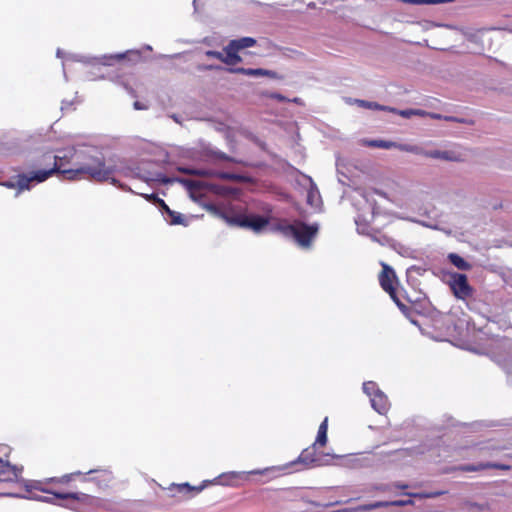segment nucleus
<instances>
[{"mask_svg": "<svg viewBox=\"0 0 512 512\" xmlns=\"http://www.w3.org/2000/svg\"><path fill=\"white\" fill-rule=\"evenodd\" d=\"M211 190L220 195H236L238 193L237 188L225 187L220 185H211Z\"/></svg>", "mask_w": 512, "mask_h": 512, "instance_id": "obj_31", "label": "nucleus"}, {"mask_svg": "<svg viewBox=\"0 0 512 512\" xmlns=\"http://www.w3.org/2000/svg\"><path fill=\"white\" fill-rule=\"evenodd\" d=\"M424 156L433 159H441L444 161L451 162H462L464 161V155L454 150H428L424 152Z\"/></svg>", "mask_w": 512, "mask_h": 512, "instance_id": "obj_12", "label": "nucleus"}, {"mask_svg": "<svg viewBox=\"0 0 512 512\" xmlns=\"http://www.w3.org/2000/svg\"><path fill=\"white\" fill-rule=\"evenodd\" d=\"M374 509L391 506L390 501H378L372 503Z\"/></svg>", "mask_w": 512, "mask_h": 512, "instance_id": "obj_49", "label": "nucleus"}, {"mask_svg": "<svg viewBox=\"0 0 512 512\" xmlns=\"http://www.w3.org/2000/svg\"><path fill=\"white\" fill-rule=\"evenodd\" d=\"M177 171L180 172V173H183V174L193 175L194 168H189V167H185V166H178L177 167Z\"/></svg>", "mask_w": 512, "mask_h": 512, "instance_id": "obj_48", "label": "nucleus"}, {"mask_svg": "<svg viewBox=\"0 0 512 512\" xmlns=\"http://www.w3.org/2000/svg\"><path fill=\"white\" fill-rule=\"evenodd\" d=\"M503 345L510 349V355L506 358L499 359L498 363L507 375L508 382L512 383V343L508 339L503 340Z\"/></svg>", "mask_w": 512, "mask_h": 512, "instance_id": "obj_18", "label": "nucleus"}, {"mask_svg": "<svg viewBox=\"0 0 512 512\" xmlns=\"http://www.w3.org/2000/svg\"><path fill=\"white\" fill-rule=\"evenodd\" d=\"M450 288L454 296L461 300H466L472 296L473 288L468 283L467 276L462 273H452L449 281Z\"/></svg>", "mask_w": 512, "mask_h": 512, "instance_id": "obj_8", "label": "nucleus"}, {"mask_svg": "<svg viewBox=\"0 0 512 512\" xmlns=\"http://www.w3.org/2000/svg\"><path fill=\"white\" fill-rule=\"evenodd\" d=\"M316 446L313 444L304 449L301 454L299 455L297 462L302 463L308 467H319L328 465L330 463V460L335 458V456H331L330 454H316L315 451Z\"/></svg>", "mask_w": 512, "mask_h": 512, "instance_id": "obj_7", "label": "nucleus"}, {"mask_svg": "<svg viewBox=\"0 0 512 512\" xmlns=\"http://www.w3.org/2000/svg\"><path fill=\"white\" fill-rule=\"evenodd\" d=\"M52 170H35L29 173H20L14 180L2 183L7 188H18V191L29 190L32 183H42L52 176Z\"/></svg>", "mask_w": 512, "mask_h": 512, "instance_id": "obj_4", "label": "nucleus"}, {"mask_svg": "<svg viewBox=\"0 0 512 512\" xmlns=\"http://www.w3.org/2000/svg\"><path fill=\"white\" fill-rule=\"evenodd\" d=\"M134 109L136 110H146L147 109V106L146 105H143L141 102L139 101H135L134 104Z\"/></svg>", "mask_w": 512, "mask_h": 512, "instance_id": "obj_55", "label": "nucleus"}, {"mask_svg": "<svg viewBox=\"0 0 512 512\" xmlns=\"http://www.w3.org/2000/svg\"><path fill=\"white\" fill-rule=\"evenodd\" d=\"M488 509V504L486 503H477V502H466L463 505V510L465 512H483Z\"/></svg>", "mask_w": 512, "mask_h": 512, "instance_id": "obj_30", "label": "nucleus"}, {"mask_svg": "<svg viewBox=\"0 0 512 512\" xmlns=\"http://www.w3.org/2000/svg\"><path fill=\"white\" fill-rule=\"evenodd\" d=\"M396 305H397L401 310H404V309H406V308H407V307H406V305H405V304H403L401 301H399Z\"/></svg>", "mask_w": 512, "mask_h": 512, "instance_id": "obj_64", "label": "nucleus"}, {"mask_svg": "<svg viewBox=\"0 0 512 512\" xmlns=\"http://www.w3.org/2000/svg\"><path fill=\"white\" fill-rule=\"evenodd\" d=\"M158 208L165 216V220L170 225H188V222L185 219V217L181 213L171 210L164 200L159 202Z\"/></svg>", "mask_w": 512, "mask_h": 512, "instance_id": "obj_14", "label": "nucleus"}, {"mask_svg": "<svg viewBox=\"0 0 512 512\" xmlns=\"http://www.w3.org/2000/svg\"><path fill=\"white\" fill-rule=\"evenodd\" d=\"M206 483H209V482L204 481V484H202L200 486H191L189 483L172 484L168 488V491L171 493L170 494L171 497H175L176 493L182 494L184 496H192V495H195V494L201 492L204 489Z\"/></svg>", "mask_w": 512, "mask_h": 512, "instance_id": "obj_15", "label": "nucleus"}, {"mask_svg": "<svg viewBox=\"0 0 512 512\" xmlns=\"http://www.w3.org/2000/svg\"><path fill=\"white\" fill-rule=\"evenodd\" d=\"M169 117L172 118L176 123L182 124V117L180 115L171 114Z\"/></svg>", "mask_w": 512, "mask_h": 512, "instance_id": "obj_57", "label": "nucleus"}, {"mask_svg": "<svg viewBox=\"0 0 512 512\" xmlns=\"http://www.w3.org/2000/svg\"><path fill=\"white\" fill-rule=\"evenodd\" d=\"M188 157L193 161L199 162H210L215 160L237 162L234 158L212 147L211 144L204 141H199L198 144L189 151Z\"/></svg>", "mask_w": 512, "mask_h": 512, "instance_id": "obj_3", "label": "nucleus"}, {"mask_svg": "<svg viewBox=\"0 0 512 512\" xmlns=\"http://www.w3.org/2000/svg\"><path fill=\"white\" fill-rule=\"evenodd\" d=\"M326 443H327V432L318 431L316 440L313 443V445L314 446H317V445L324 446V445H326Z\"/></svg>", "mask_w": 512, "mask_h": 512, "instance_id": "obj_40", "label": "nucleus"}, {"mask_svg": "<svg viewBox=\"0 0 512 512\" xmlns=\"http://www.w3.org/2000/svg\"><path fill=\"white\" fill-rule=\"evenodd\" d=\"M226 71L233 74H242L251 77L263 76V68L230 67L227 68Z\"/></svg>", "mask_w": 512, "mask_h": 512, "instance_id": "obj_24", "label": "nucleus"}, {"mask_svg": "<svg viewBox=\"0 0 512 512\" xmlns=\"http://www.w3.org/2000/svg\"><path fill=\"white\" fill-rule=\"evenodd\" d=\"M277 229L284 236L294 239L299 246L306 248L310 246L312 239L317 235L319 225L296 221L292 224L281 223Z\"/></svg>", "mask_w": 512, "mask_h": 512, "instance_id": "obj_2", "label": "nucleus"}, {"mask_svg": "<svg viewBox=\"0 0 512 512\" xmlns=\"http://www.w3.org/2000/svg\"><path fill=\"white\" fill-rule=\"evenodd\" d=\"M349 103H355L361 108L370 109V110H379V111H386L387 109H390V106L381 105L374 101H367L362 99H350Z\"/></svg>", "mask_w": 512, "mask_h": 512, "instance_id": "obj_23", "label": "nucleus"}, {"mask_svg": "<svg viewBox=\"0 0 512 512\" xmlns=\"http://www.w3.org/2000/svg\"><path fill=\"white\" fill-rule=\"evenodd\" d=\"M381 265L382 271L379 275L380 285L382 289L390 295V297H394L392 279L395 278V272L388 264L382 262Z\"/></svg>", "mask_w": 512, "mask_h": 512, "instance_id": "obj_13", "label": "nucleus"}, {"mask_svg": "<svg viewBox=\"0 0 512 512\" xmlns=\"http://www.w3.org/2000/svg\"><path fill=\"white\" fill-rule=\"evenodd\" d=\"M77 153V148L70 147L64 150L58 151L57 154L45 153L43 158L48 160L49 163H52V166L46 168L45 170H52V175L55 173H60L63 175V171L66 170L63 168L66 164H71L75 168V155Z\"/></svg>", "mask_w": 512, "mask_h": 512, "instance_id": "obj_5", "label": "nucleus"}, {"mask_svg": "<svg viewBox=\"0 0 512 512\" xmlns=\"http://www.w3.org/2000/svg\"><path fill=\"white\" fill-rule=\"evenodd\" d=\"M263 76H267L272 79L283 80L284 76L278 74L276 71L263 69Z\"/></svg>", "mask_w": 512, "mask_h": 512, "instance_id": "obj_42", "label": "nucleus"}, {"mask_svg": "<svg viewBox=\"0 0 512 512\" xmlns=\"http://www.w3.org/2000/svg\"><path fill=\"white\" fill-rule=\"evenodd\" d=\"M215 206H216V204L211 203V202H209V203H205V204L203 205V207H204V208L206 209V211H208L209 213H212V211L214 210Z\"/></svg>", "mask_w": 512, "mask_h": 512, "instance_id": "obj_56", "label": "nucleus"}, {"mask_svg": "<svg viewBox=\"0 0 512 512\" xmlns=\"http://www.w3.org/2000/svg\"><path fill=\"white\" fill-rule=\"evenodd\" d=\"M205 55L209 58H216V59L220 60L221 62H222V59H224V54L222 52L215 51V50H207L205 52Z\"/></svg>", "mask_w": 512, "mask_h": 512, "instance_id": "obj_43", "label": "nucleus"}, {"mask_svg": "<svg viewBox=\"0 0 512 512\" xmlns=\"http://www.w3.org/2000/svg\"><path fill=\"white\" fill-rule=\"evenodd\" d=\"M72 105V102H68V101H62V106H61V109L64 110V109H68L70 106Z\"/></svg>", "mask_w": 512, "mask_h": 512, "instance_id": "obj_60", "label": "nucleus"}, {"mask_svg": "<svg viewBox=\"0 0 512 512\" xmlns=\"http://www.w3.org/2000/svg\"><path fill=\"white\" fill-rule=\"evenodd\" d=\"M425 5L442 4V0H424Z\"/></svg>", "mask_w": 512, "mask_h": 512, "instance_id": "obj_59", "label": "nucleus"}, {"mask_svg": "<svg viewBox=\"0 0 512 512\" xmlns=\"http://www.w3.org/2000/svg\"><path fill=\"white\" fill-rule=\"evenodd\" d=\"M390 504L391 506H406V505H411L413 504V501L411 499H408V500H395V501H390Z\"/></svg>", "mask_w": 512, "mask_h": 512, "instance_id": "obj_46", "label": "nucleus"}, {"mask_svg": "<svg viewBox=\"0 0 512 512\" xmlns=\"http://www.w3.org/2000/svg\"><path fill=\"white\" fill-rule=\"evenodd\" d=\"M216 172H213L208 169H197L194 168L193 176H199V177H215Z\"/></svg>", "mask_w": 512, "mask_h": 512, "instance_id": "obj_39", "label": "nucleus"}, {"mask_svg": "<svg viewBox=\"0 0 512 512\" xmlns=\"http://www.w3.org/2000/svg\"><path fill=\"white\" fill-rule=\"evenodd\" d=\"M309 180H310V187L307 192V202L311 206H317L320 201V193H319V190H318L316 184L312 181V179L309 178Z\"/></svg>", "mask_w": 512, "mask_h": 512, "instance_id": "obj_26", "label": "nucleus"}, {"mask_svg": "<svg viewBox=\"0 0 512 512\" xmlns=\"http://www.w3.org/2000/svg\"><path fill=\"white\" fill-rule=\"evenodd\" d=\"M393 487H395L397 489H406V488H408V485L401 483V482H396L393 484Z\"/></svg>", "mask_w": 512, "mask_h": 512, "instance_id": "obj_58", "label": "nucleus"}, {"mask_svg": "<svg viewBox=\"0 0 512 512\" xmlns=\"http://www.w3.org/2000/svg\"><path fill=\"white\" fill-rule=\"evenodd\" d=\"M445 491H433V492H419V493H407L408 496H412L419 499H433L443 495Z\"/></svg>", "mask_w": 512, "mask_h": 512, "instance_id": "obj_35", "label": "nucleus"}, {"mask_svg": "<svg viewBox=\"0 0 512 512\" xmlns=\"http://www.w3.org/2000/svg\"><path fill=\"white\" fill-rule=\"evenodd\" d=\"M142 197H144L146 200H148L149 202H152L153 204H155L157 207L159 206V202L160 201H163V199H160L156 194L152 193V194H141Z\"/></svg>", "mask_w": 512, "mask_h": 512, "instance_id": "obj_41", "label": "nucleus"}, {"mask_svg": "<svg viewBox=\"0 0 512 512\" xmlns=\"http://www.w3.org/2000/svg\"><path fill=\"white\" fill-rule=\"evenodd\" d=\"M402 3L413 4V5H425L424 0H399Z\"/></svg>", "mask_w": 512, "mask_h": 512, "instance_id": "obj_52", "label": "nucleus"}, {"mask_svg": "<svg viewBox=\"0 0 512 512\" xmlns=\"http://www.w3.org/2000/svg\"><path fill=\"white\" fill-rule=\"evenodd\" d=\"M372 408L379 414H385L389 408L387 396L380 390L370 399Z\"/></svg>", "mask_w": 512, "mask_h": 512, "instance_id": "obj_16", "label": "nucleus"}, {"mask_svg": "<svg viewBox=\"0 0 512 512\" xmlns=\"http://www.w3.org/2000/svg\"><path fill=\"white\" fill-rule=\"evenodd\" d=\"M373 506H372V503L370 504H364V505H360L356 508L353 509V511H369V510H373Z\"/></svg>", "mask_w": 512, "mask_h": 512, "instance_id": "obj_50", "label": "nucleus"}, {"mask_svg": "<svg viewBox=\"0 0 512 512\" xmlns=\"http://www.w3.org/2000/svg\"><path fill=\"white\" fill-rule=\"evenodd\" d=\"M155 179L159 181V183L163 185H171L173 183H180L183 185L189 192H193L202 187V182L195 181L187 178H182L178 176L168 177L164 174H157Z\"/></svg>", "mask_w": 512, "mask_h": 512, "instance_id": "obj_9", "label": "nucleus"}, {"mask_svg": "<svg viewBox=\"0 0 512 512\" xmlns=\"http://www.w3.org/2000/svg\"><path fill=\"white\" fill-rule=\"evenodd\" d=\"M75 168L63 171V178L67 180L89 179L104 182L111 179L113 185H118L122 190L132 191L126 185L110 176L114 173L112 166H106L103 153L94 146L77 148L75 155Z\"/></svg>", "mask_w": 512, "mask_h": 512, "instance_id": "obj_1", "label": "nucleus"}, {"mask_svg": "<svg viewBox=\"0 0 512 512\" xmlns=\"http://www.w3.org/2000/svg\"><path fill=\"white\" fill-rule=\"evenodd\" d=\"M54 496L64 501L73 500L83 504H91L94 500L92 496L81 492L54 493Z\"/></svg>", "mask_w": 512, "mask_h": 512, "instance_id": "obj_17", "label": "nucleus"}, {"mask_svg": "<svg viewBox=\"0 0 512 512\" xmlns=\"http://www.w3.org/2000/svg\"><path fill=\"white\" fill-rule=\"evenodd\" d=\"M444 121H449V122H457V123H468V121L464 118H458V117H455V116H446L444 117Z\"/></svg>", "mask_w": 512, "mask_h": 512, "instance_id": "obj_47", "label": "nucleus"}, {"mask_svg": "<svg viewBox=\"0 0 512 512\" xmlns=\"http://www.w3.org/2000/svg\"><path fill=\"white\" fill-rule=\"evenodd\" d=\"M362 233L365 234L364 231ZM366 235H368L372 241L377 242L382 246H389L394 250H396L397 246H399V243H397L395 240L388 237L387 235L381 234L380 232H375L372 234L366 233Z\"/></svg>", "mask_w": 512, "mask_h": 512, "instance_id": "obj_21", "label": "nucleus"}, {"mask_svg": "<svg viewBox=\"0 0 512 512\" xmlns=\"http://www.w3.org/2000/svg\"><path fill=\"white\" fill-rule=\"evenodd\" d=\"M447 259L453 266L461 271H469L472 268V265L457 253H449Z\"/></svg>", "mask_w": 512, "mask_h": 512, "instance_id": "obj_22", "label": "nucleus"}, {"mask_svg": "<svg viewBox=\"0 0 512 512\" xmlns=\"http://www.w3.org/2000/svg\"><path fill=\"white\" fill-rule=\"evenodd\" d=\"M126 57H129L130 60L132 61H138L141 57V54L138 50H129L125 53H120V54H116V55H110V56H103V58L105 60H108V59H117V60H121V59H124Z\"/></svg>", "mask_w": 512, "mask_h": 512, "instance_id": "obj_28", "label": "nucleus"}, {"mask_svg": "<svg viewBox=\"0 0 512 512\" xmlns=\"http://www.w3.org/2000/svg\"><path fill=\"white\" fill-rule=\"evenodd\" d=\"M199 69L200 70H209V71H212V70H218L219 71V70H226L227 68H224L221 65L209 64V65L199 66Z\"/></svg>", "mask_w": 512, "mask_h": 512, "instance_id": "obj_44", "label": "nucleus"}, {"mask_svg": "<svg viewBox=\"0 0 512 512\" xmlns=\"http://www.w3.org/2000/svg\"><path fill=\"white\" fill-rule=\"evenodd\" d=\"M477 449L479 452H481L482 455L490 457L494 456V452L499 450V448L492 443L479 444L477 445Z\"/></svg>", "mask_w": 512, "mask_h": 512, "instance_id": "obj_33", "label": "nucleus"}, {"mask_svg": "<svg viewBox=\"0 0 512 512\" xmlns=\"http://www.w3.org/2000/svg\"><path fill=\"white\" fill-rule=\"evenodd\" d=\"M396 149H399L400 151L417 154V155H423L425 150H423L421 147L417 145H411V144H403V143H397L396 142Z\"/></svg>", "mask_w": 512, "mask_h": 512, "instance_id": "obj_29", "label": "nucleus"}, {"mask_svg": "<svg viewBox=\"0 0 512 512\" xmlns=\"http://www.w3.org/2000/svg\"><path fill=\"white\" fill-rule=\"evenodd\" d=\"M291 101H292V102H294V103H296V104H300V105L303 103L302 99H301V98H298V97H295V98H294V99H292Z\"/></svg>", "mask_w": 512, "mask_h": 512, "instance_id": "obj_62", "label": "nucleus"}, {"mask_svg": "<svg viewBox=\"0 0 512 512\" xmlns=\"http://www.w3.org/2000/svg\"><path fill=\"white\" fill-rule=\"evenodd\" d=\"M429 117L432 118V119H436V120H444V117H446V115H442V114H438V113H434V112H429Z\"/></svg>", "mask_w": 512, "mask_h": 512, "instance_id": "obj_54", "label": "nucleus"}, {"mask_svg": "<svg viewBox=\"0 0 512 512\" xmlns=\"http://www.w3.org/2000/svg\"><path fill=\"white\" fill-rule=\"evenodd\" d=\"M231 47L240 50L245 48L253 47L256 45L257 41L253 37H242L239 39H233L230 41Z\"/></svg>", "mask_w": 512, "mask_h": 512, "instance_id": "obj_25", "label": "nucleus"}, {"mask_svg": "<svg viewBox=\"0 0 512 512\" xmlns=\"http://www.w3.org/2000/svg\"><path fill=\"white\" fill-rule=\"evenodd\" d=\"M215 177L236 182H243L245 180L244 176L230 172H216Z\"/></svg>", "mask_w": 512, "mask_h": 512, "instance_id": "obj_32", "label": "nucleus"}, {"mask_svg": "<svg viewBox=\"0 0 512 512\" xmlns=\"http://www.w3.org/2000/svg\"><path fill=\"white\" fill-rule=\"evenodd\" d=\"M387 112H390V113H394V114H397L403 118H406V119H409L413 116V109H404V110H399L397 108H394V107H390V109H387Z\"/></svg>", "mask_w": 512, "mask_h": 512, "instance_id": "obj_38", "label": "nucleus"}, {"mask_svg": "<svg viewBox=\"0 0 512 512\" xmlns=\"http://www.w3.org/2000/svg\"><path fill=\"white\" fill-rule=\"evenodd\" d=\"M396 305H397L401 310H404V309H406V308H407V307H406V305H405V304H403L401 301H399Z\"/></svg>", "mask_w": 512, "mask_h": 512, "instance_id": "obj_63", "label": "nucleus"}, {"mask_svg": "<svg viewBox=\"0 0 512 512\" xmlns=\"http://www.w3.org/2000/svg\"><path fill=\"white\" fill-rule=\"evenodd\" d=\"M225 52L224 59L222 62L228 66H233L242 61L241 56L238 54L239 50L231 47V42H229L223 49Z\"/></svg>", "mask_w": 512, "mask_h": 512, "instance_id": "obj_19", "label": "nucleus"}, {"mask_svg": "<svg viewBox=\"0 0 512 512\" xmlns=\"http://www.w3.org/2000/svg\"><path fill=\"white\" fill-rule=\"evenodd\" d=\"M23 467L12 465L9 461L0 459V482H14L19 480Z\"/></svg>", "mask_w": 512, "mask_h": 512, "instance_id": "obj_10", "label": "nucleus"}, {"mask_svg": "<svg viewBox=\"0 0 512 512\" xmlns=\"http://www.w3.org/2000/svg\"><path fill=\"white\" fill-rule=\"evenodd\" d=\"M40 490L43 492H46V493H51L52 495H54V493H55V492H51L50 490H46V489H40ZM5 495L10 496V497H16V498H27L24 495H20V494H16V493H7ZM28 498L32 499V500L39 501V502L50 503V504H58L56 502V500H61L60 498H55V496L48 497V496H42V495H37V494H34Z\"/></svg>", "mask_w": 512, "mask_h": 512, "instance_id": "obj_20", "label": "nucleus"}, {"mask_svg": "<svg viewBox=\"0 0 512 512\" xmlns=\"http://www.w3.org/2000/svg\"><path fill=\"white\" fill-rule=\"evenodd\" d=\"M269 97L271 99L277 100L279 102H288V101H290L287 97H285L284 95H282L280 93H277V92L271 93L269 95Z\"/></svg>", "mask_w": 512, "mask_h": 512, "instance_id": "obj_45", "label": "nucleus"}, {"mask_svg": "<svg viewBox=\"0 0 512 512\" xmlns=\"http://www.w3.org/2000/svg\"><path fill=\"white\" fill-rule=\"evenodd\" d=\"M231 225L251 229L255 233L261 232L268 224V218L255 214H238L232 216Z\"/></svg>", "mask_w": 512, "mask_h": 512, "instance_id": "obj_6", "label": "nucleus"}, {"mask_svg": "<svg viewBox=\"0 0 512 512\" xmlns=\"http://www.w3.org/2000/svg\"><path fill=\"white\" fill-rule=\"evenodd\" d=\"M413 116L429 117V112L421 109H413Z\"/></svg>", "mask_w": 512, "mask_h": 512, "instance_id": "obj_51", "label": "nucleus"}, {"mask_svg": "<svg viewBox=\"0 0 512 512\" xmlns=\"http://www.w3.org/2000/svg\"><path fill=\"white\" fill-rule=\"evenodd\" d=\"M368 146L381 149H392L396 147V142L386 140H371L368 142Z\"/></svg>", "mask_w": 512, "mask_h": 512, "instance_id": "obj_34", "label": "nucleus"}, {"mask_svg": "<svg viewBox=\"0 0 512 512\" xmlns=\"http://www.w3.org/2000/svg\"><path fill=\"white\" fill-rule=\"evenodd\" d=\"M157 174H162V173L161 172H151L149 170H146L143 167H138L137 172H135V177H137L145 182L154 181V182L159 183V181L157 179H155V176Z\"/></svg>", "mask_w": 512, "mask_h": 512, "instance_id": "obj_27", "label": "nucleus"}, {"mask_svg": "<svg viewBox=\"0 0 512 512\" xmlns=\"http://www.w3.org/2000/svg\"><path fill=\"white\" fill-rule=\"evenodd\" d=\"M500 469L508 471L511 469L510 465L494 463V462H480L477 464H462L457 467V470L462 472H477L486 469Z\"/></svg>", "mask_w": 512, "mask_h": 512, "instance_id": "obj_11", "label": "nucleus"}, {"mask_svg": "<svg viewBox=\"0 0 512 512\" xmlns=\"http://www.w3.org/2000/svg\"><path fill=\"white\" fill-rule=\"evenodd\" d=\"M59 505L62 507H65V508L76 510V507L72 503H63V504H59Z\"/></svg>", "mask_w": 512, "mask_h": 512, "instance_id": "obj_61", "label": "nucleus"}, {"mask_svg": "<svg viewBox=\"0 0 512 512\" xmlns=\"http://www.w3.org/2000/svg\"><path fill=\"white\" fill-rule=\"evenodd\" d=\"M213 216L225 220L228 224L231 225V218L228 214L218 205L215 206L214 210L211 213Z\"/></svg>", "mask_w": 512, "mask_h": 512, "instance_id": "obj_37", "label": "nucleus"}, {"mask_svg": "<svg viewBox=\"0 0 512 512\" xmlns=\"http://www.w3.org/2000/svg\"><path fill=\"white\" fill-rule=\"evenodd\" d=\"M378 391H380V389L377 387V384L373 381H367V382H364L363 383V392L369 396V398L371 399V397L374 396V394H376Z\"/></svg>", "mask_w": 512, "mask_h": 512, "instance_id": "obj_36", "label": "nucleus"}, {"mask_svg": "<svg viewBox=\"0 0 512 512\" xmlns=\"http://www.w3.org/2000/svg\"><path fill=\"white\" fill-rule=\"evenodd\" d=\"M327 430H328V418L325 417L324 420L322 421V423L320 424L318 431L327 432Z\"/></svg>", "mask_w": 512, "mask_h": 512, "instance_id": "obj_53", "label": "nucleus"}]
</instances>
